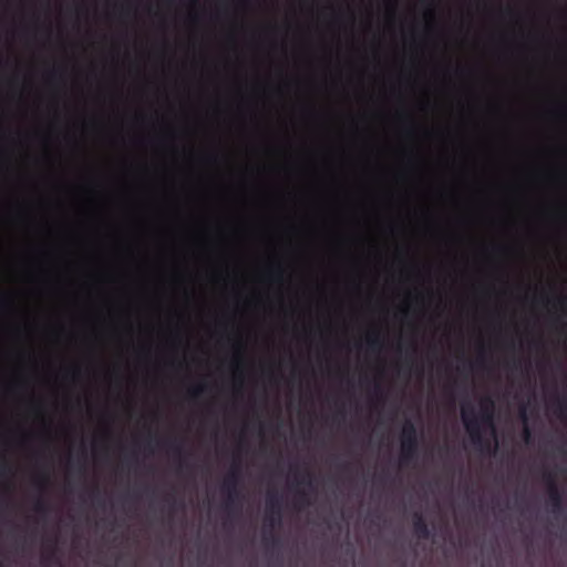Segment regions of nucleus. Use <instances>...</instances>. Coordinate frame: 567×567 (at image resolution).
<instances>
[{
	"label": "nucleus",
	"mask_w": 567,
	"mask_h": 567,
	"mask_svg": "<svg viewBox=\"0 0 567 567\" xmlns=\"http://www.w3.org/2000/svg\"><path fill=\"white\" fill-rule=\"evenodd\" d=\"M282 520V508L280 499L277 495L269 493L266 499V526L274 529L279 526Z\"/></svg>",
	"instance_id": "20e7f679"
},
{
	"label": "nucleus",
	"mask_w": 567,
	"mask_h": 567,
	"mask_svg": "<svg viewBox=\"0 0 567 567\" xmlns=\"http://www.w3.org/2000/svg\"><path fill=\"white\" fill-rule=\"evenodd\" d=\"M417 431L411 421H406L401 434V462L409 464L417 454Z\"/></svg>",
	"instance_id": "7ed1b4c3"
},
{
	"label": "nucleus",
	"mask_w": 567,
	"mask_h": 567,
	"mask_svg": "<svg viewBox=\"0 0 567 567\" xmlns=\"http://www.w3.org/2000/svg\"><path fill=\"white\" fill-rule=\"evenodd\" d=\"M374 390L375 392H381V386L379 384H375Z\"/></svg>",
	"instance_id": "a211bd4d"
},
{
	"label": "nucleus",
	"mask_w": 567,
	"mask_h": 567,
	"mask_svg": "<svg viewBox=\"0 0 567 567\" xmlns=\"http://www.w3.org/2000/svg\"><path fill=\"white\" fill-rule=\"evenodd\" d=\"M264 542L266 545H271L272 547L280 546V539L274 535L270 537H267L266 534L264 535Z\"/></svg>",
	"instance_id": "ddd939ff"
},
{
	"label": "nucleus",
	"mask_w": 567,
	"mask_h": 567,
	"mask_svg": "<svg viewBox=\"0 0 567 567\" xmlns=\"http://www.w3.org/2000/svg\"><path fill=\"white\" fill-rule=\"evenodd\" d=\"M171 446L178 456H182L183 451L181 444L173 443Z\"/></svg>",
	"instance_id": "dca6fc26"
},
{
	"label": "nucleus",
	"mask_w": 567,
	"mask_h": 567,
	"mask_svg": "<svg viewBox=\"0 0 567 567\" xmlns=\"http://www.w3.org/2000/svg\"><path fill=\"white\" fill-rule=\"evenodd\" d=\"M309 504H310V501H309L308 493L305 489L297 491V496H296L295 505L296 506H303V505H309Z\"/></svg>",
	"instance_id": "1a4fd4ad"
},
{
	"label": "nucleus",
	"mask_w": 567,
	"mask_h": 567,
	"mask_svg": "<svg viewBox=\"0 0 567 567\" xmlns=\"http://www.w3.org/2000/svg\"><path fill=\"white\" fill-rule=\"evenodd\" d=\"M298 484H302V485H306L308 487H312V477H311V474L310 473H307L306 477L300 480V481H297Z\"/></svg>",
	"instance_id": "4468645a"
},
{
	"label": "nucleus",
	"mask_w": 567,
	"mask_h": 567,
	"mask_svg": "<svg viewBox=\"0 0 567 567\" xmlns=\"http://www.w3.org/2000/svg\"><path fill=\"white\" fill-rule=\"evenodd\" d=\"M48 483H49V475L47 473L39 476L38 484L40 487H44Z\"/></svg>",
	"instance_id": "2eb2a0df"
},
{
	"label": "nucleus",
	"mask_w": 567,
	"mask_h": 567,
	"mask_svg": "<svg viewBox=\"0 0 567 567\" xmlns=\"http://www.w3.org/2000/svg\"><path fill=\"white\" fill-rule=\"evenodd\" d=\"M269 276H270L271 280L280 282V281H282V278H284V270L281 267L278 266V267L269 270Z\"/></svg>",
	"instance_id": "9d476101"
},
{
	"label": "nucleus",
	"mask_w": 567,
	"mask_h": 567,
	"mask_svg": "<svg viewBox=\"0 0 567 567\" xmlns=\"http://www.w3.org/2000/svg\"><path fill=\"white\" fill-rule=\"evenodd\" d=\"M34 511L39 514H47L49 511L48 504L43 499H38L34 504Z\"/></svg>",
	"instance_id": "f8f14e48"
},
{
	"label": "nucleus",
	"mask_w": 567,
	"mask_h": 567,
	"mask_svg": "<svg viewBox=\"0 0 567 567\" xmlns=\"http://www.w3.org/2000/svg\"><path fill=\"white\" fill-rule=\"evenodd\" d=\"M413 529L420 539H429L431 536L429 525L420 513L414 514Z\"/></svg>",
	"instance_id": "423d86ee"
},
{
	"label": "nucleus",
	"mask_w": 567,
	"mask_h": 567,
	"mask_svg": "<svg viewBox=\"0 0 567 567\" xmlns=\"http://www.w3.org/2000/svg\"><path fill=\"white\" fill-rule=\"evenodd\" d=\"M78 374V370H73V377Z\"/></svg>",
	"instance_id": "6ab92c4d"
},
{
	"label": "nucleus",
	"mask_w": 567,
	"mask_h": 567,
	"mask_svg": "<svg viewBox=\"0 0 567 567\" xmlns=\"http://www.w3.org/2000/svg\"><path fill=\"white\" fill-rule=\"evenodd\" d=\"M544 480L547 483L548 498L554 514L563 509V495L557 486L556 480L551 473H545Z\"/></svg>",
	"instance_id": "39448f33"
},
{
	"label": "nucleus",
	"mask_w": 567,
	"mask_h": 567,
	"mask_svg": "<svg viewBox=\"0 0 567 567\" xmlns=\"http://www.w3.org/2000/svg\"><path fill=\"white\" fill-rule=\"evenodd\" d=\"M494 402L491 398H484L480 403V413L470 404L461 408V416L472 443L480 450L489 446V442L483 436V429L488 427L495 432L493 423Z\"/></svg>",
	"instance_id": "f257e3e1"
},
{
	"label": "nucleus",
	"mask_w": 567,
	"mask_h": 567,
	"mask_svg": "<svg viewBox=\"0 0 567 567\" xmlns=\"http://www.w3.org/2000/svg\"><path fill=\"white\" fill-rule=\"evenodd\" d=\"M240 466L238 463H234L227 473L223 485L221 492L227 496L225 502V508L231 513L235 508H238L240 499L239 484H240Z\"/></svg>",
	"instance_id": "f03ea898"
},
{
	"label": "nucleus",
	"mask_w": 567,
	"mask_h": 567,
	"mask_svg": "<svg viewBox=\"0 0 567 567\" xmlns=\"http://www.w3.org/2000/svg\"><path fill=\"white\" fill-rule=\"evenodd\" d=\"M519 414H520L522 420L525 422L524 430H523L524 440L526 443H529L530 437H532V432H530V429L528 427V425L526 424L527 416H526V408L525 406H523L520 409Z\"/></svg>",
	"instance_id": "6e6552de"
},
{
	"label": "nucleus",
	"mask_w": 567,
	"mask_h": 567,
	"mask_svg": "<svg viewBox=\"0 0 567 567\" xmlns=\"http://www.w3.org/2000/svg\"><path fill=\"white\" fill-rule=\"evenodd\" d=\"M367 343L371 351H380L382 348V340L379 333H372L367 337Z\"/></svg>",
	"instance_id": "0eeeda50"
},
{
	"label": "nucleus",
	"mask_w": 567,
	"mask_h": 567,
	"mask_svg": "<svg viewBox=\"0 0 567 567\" xmlns=\"http://www.w3.org/2000/svg\"><path fill=\"white\" fill-rule=\"evenodd\" d=\"M12 475V466L4 458L0 462V476Z\"/></svg>",
	"instance_id": "9b49d317"
},
{
	"label": "nucleus",
	"mask_w": 567,
	"mask_h": 567,
	"mask_svg": "<svg viewBox=\"0 0 567 567\" xmlns=\"http://www.w3.org/2000/svg\"><path fill=\"white\" fill-rule=\"evenodd\" d=\"M203 391V386H196L190 391V395L193 398H196L199 395V393Z\"/></svg>",
	"instance_id": "f3484780"
}]
</instances>
